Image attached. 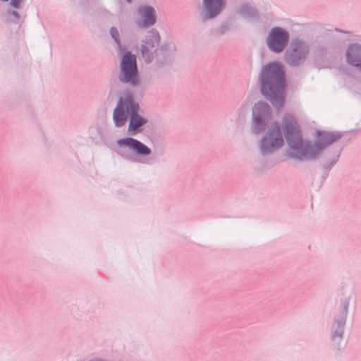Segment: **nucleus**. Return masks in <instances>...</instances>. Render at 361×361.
<instances>
[{"label": "nucleus", "instance_id": "3", "mask_svg": "<svg viewBox=\"0 0 361 361\" xmlns=\"http://www.w3.org/2000/svg\"><path fill=\"white\" fill-rule=\"evenodd\" d=\"M138 105L133 102L131 95L126 94L121 97L114 111L113 118L117 127L123 126L130 116L128 130L130 133H137L141 127L147 123V120L137 114Z\"/></svg>", "mask_w": 361, "mask_h": 361}, {"label": "nucleus", "instance_id": "14", "mask_svg": "<svg viewBox=\"0 0 361 361\" xmlns=\"http://www.w3.org/2000/svg\"><path fill=\"white\" fill-rule=\"evenodd\" d=\"M22 0H11V4L13 6L18 8L21 3Z\"/></svg>", "mask_w": 361, "mask_h": 361}, {"label": "nucleus", "instance_id": "7", "mask_svg": "<svg viewBox=\"0 0 361 361\" xmlns=\"http://www.w3.org/2000/svg\"><path fill=\"white\" fill-rule=\"evenodd\" d=\"M270 115L269 106L264 103H257L253 109V122L255 125V130L259 133L262 126L267 121Z\"/></svg>", "mask_w": 361, "mask_h": 361}, {"label": "nucleus", "instance_id": "8", "mask_svg": "<svg viewBox=\"0 0 361 361\" xmlns=\"http://www.w3.org/2000/svg\"><path fill=\"white\" fill-rule=\"evenodd\" d=\"M156 19L154 9L151 6H145L139 8L135 23L139 27L144 28L154 24Z\"/></svg>", "mask_w": 361, "mask_h": 361}, {"label": "nucleus", "instance_id": "9", "mask_svg": "<svg viewBox=\"0 0 361 361\" xmlns=\"http://www.w3.org/2000/svg\"><path fill=\"white\" fill-rule=\"evenodd\" d=\"M117 142L121 147H128L138 154L149 155L151 153L149 147L141 142L131 137L118 140Z\"/></svg>", "mask_w": 361, "mask_h": 361}, {"label": "nucleus", "instance_id": "10", "mask_svg": "<svg viewBox=\"0 0 361 361\" xmlns=\"http://www.w3.org/2000/svg\"><path fill=\"white\" fill-rule=\"evenodd\" d=\"M159 35L157 32H153L151 33V38L147 41L145 40L144 44L142 45L141 51L142 56L147 62L151 61V55L154 52L155 47L159 44Z\"/></svg>", "mask_w": 361, "mask_h": 361}, {"label": "nucleus", "instance_id": "16", "mask_svg": "<svg viewBox=\"0 0 361 361\" xmlns=\"http://www.w3.org/2000/svg\"><path fill=\"white\" fill-rule=\"evenodd\" d=\"M129 3L132 1V0H127Z\"/></svg>", "mask_w": 361, "mask_h": 361}, {"label": "nucleus", "instance_id": "5", "mask_svg": "<svg viewBox=\"0 0 361 361\" xmlns=\"http://www.w3.org/2000/svg\"><path fill=\"white\" fill-rule=\"evenodd\" d=\"M283 144V140L278 124H273L269 129V131L264 136L261 148L263 151H270L274 149L281 147Z\"/></svg>", "mask_w": 361, "mask_h": 361}, {"label": "nucleus", "instance_id": "4", "mask_svg": "<svg viewBox=\"0 0 361 361\" xmlns=\"http://www.w3.org/2000/svg\"><path fill=\"white\" fill-rule=\"evenodd\" d=\"M137 69L135 56L130 53H126L121 61L120 80L123 82L135 84L137 80Z\"/></svg>", "mask_w": 361, "mask_h": 361}, {"label": "nucleus", "instance_id": "15", "mask_svg": "<svg viewBox=\"0 0 361 361\" xmlns=\"http://www.w3.org/2000/svg\"><path fill=\"white\" fill-rule=\"evenodd\" d=\"M13 15L14 16H16V18H18V17H19L18 13L16 11H14V12L13 13Z\"/></svg>", "mask_w": 361, "mask_h": 361}, {"label": "nucleus", "instance_id": "6", "mask_svg": "<svg viewBox=\"0 0 361 361\" xmlns=\"http://www.w3.org/2000/svg\"><path fill=\"white\" fill-rule=\"evenodd\" d=\"M288 39V33L279 27L273 28L267 39L270 49L275 52H281L286 45Z\"/></svg>", "mask_w": 361, "mask_h": 361}, {"label": "nucleus", "instance_id": "12", "mask_svg": "<svg viewBox=\"0 0 361 361\" xmlns=\"http://www.w3.org/2000/svg\"><path fill=\"white\" fill-rule=\"evenodd\" d=\"M204 3L209 18L217 15L224 6V0H204Z\"/></svg>", "mask_w": 361, "mask_h": 361}, {"label": "nucleus", "instance_id": "13", "mask_svg": "<svg viewBox=\"0 0 361 361\" xmlns=\"http://www.w3.org/2000/svg\"><path fill=\"white\" fill-rule=\"evenodd\" d=\"M111 35L115 41L118 43V32L115 28L112 27L111 29Z\"/></svg>", "mask_w": 361, "mask_h": 361}, {"label": "nucleus", "instance_id": "2", "mask_svg": "<svg viewBox=\"0 0 361 361\" xmlns=\"http://www.w3.org/2000/svg\"><path fill=\"white\" fill-rule=\"evenodd\" d=\"M262 93L273 105L280 107L284 102L285 83L283 71L277 63H271L262 69Z\"/></svg>", "mask_w": 361, "mask_h": 361}, {"label": "nucleus", "instance_id": "1", "mask_svg": "<svg viewBox=\"0 0 361 361\" xmlns=\"http://www.w3.org/2000/svg\"><path fill=\"white\" fill-rule=\"evenodd\" d=\"M282 128L292 156L298 159L314 157L324 147L336 142L341 137L339 133L326 131H317L314 145L303 142L299 126L292 115L286 114L282 121Z\"/></svg>", "mask_w": 361, "mask_h": 361}, {"label": "nucleus", "instance_id": "11", "mask_svg": "<svg viewBox=\"0 0 361 361\" xmlns=\"http://www.w3.org/2000/svg\"><path fill=\"white\" fill-rule=\"evenodd\" d=\"M347 59L349 63L361 68V46L353 44L349 47Z\"/></svg>", "mask_w": 361, "mask_h": 361}]
</instances>
